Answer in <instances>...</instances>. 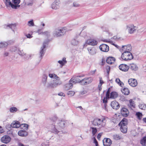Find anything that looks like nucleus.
<instances>
[{
	"label": "nucleus",
	"mask_w": 146,
	"mask_h": 146,
	"mask_svg": "<svg viewBox=\"0 0 146 146\" xmlns=\"http://www.w3.org/2000/svg\"><path fill=\"white\" fill-rule=\"evenodd\" d=\"M56 79L55 80H60V78H59V77L57 76L56 74L54 76V78Z\"/></svg>",
	"instance_id": "obj_61"
},
{
	"label": "nucleus",
	"mask_w": 146,
	"mask_h": 146,
	"mask_svg": "<svg viewBox=\"0 0 146 146\" xmlns=\"http://www.w3.org/2000/svg\"><path fill=\"white\" fill-rule=\"evenodd\" d=\"M146 142V136H144L140 141V143L143 146L145 145Z\"/></svg>",
	"instance_id": "obj_32"
},
{
	"label": "nucleus",
	"mask_w": 146,
	"mask_h": 146,
	"mask_svg": "<svg viewBox=\"0 0 146 146\" xmlns=\"http://www.w3.org/2000/svg\"><path fill=\"white\" fill-rule=\"evenodd\" d=\"M80 5L77 2H74L73 3V6L76 7H80Z\"/></svg>",
	"instance_id": "obj_52"
},
{
	"label": "nucleus",
	"mask_w": 146,
	"mask_h": 146,
	"mask_svg": "<svg viewBox=\"0 0 146 146\" xmlns=\"http://www.w3.org/2000/svg\"><path fill=\"white\" fill-rule=\"evenodd\" d=\"M28 25L30 27L34 26V23L33 20H31V21H29L28 22Z\"/></svg>",
	"instance_id": "obj_45"
},
{
	"label": "nucleus",
	"mask_w": 146,
	"mask_h": 146,
	"mask_svg": "<svg viewBox=\"0 0 146 146\" xmlns=\"http://www.w3.org/2000/svg\"><path fill=\"white\" fill-rule=\"evenodd\" d=\"M37 33H38V34L43 35L44 32H41L40 29H39L37 31Z\"/></svg>",
	"instance_id": "obj_59"
},
{
	"label": "nucleus",
	"mask_w": 146,
	"mask_h": 146,
	"mask_svg": "<svg viewBox=\"0 0 146 146\" xmlns=\"http://www.w3.org/2000/svg\"><path fill=\"white\" fill-rule=\"evenodd\" d=\"M18 110L17 108L15 107H11L9 109V111L11 113L16 112Z\"/></svg>",
	"instance_id": "obj_35"
},
{
	"label": "nucleus",
	"mask_w": 146,
	"mask_h": 146,
	"mask_svg": "<svg viewBox=\"0 0 146 146\" xmlns=\"http://www.w3.org/2000/svg\"><path fill=\"white\" fill-rule=\"evenodd\" d=\"M58 95L60 96H62L64 97L65 96V94L62 92H60L58 94Z\"/></svg>",
	"instance_id": "obj_60"
},
{
	"label": "nucleus",
	"mask_w": 146,
	"mask_h": 146,
	"mask_svg": "<svg viewBox=\"0 0 146 146\" xmlns=\"http://www.w3.org/2000/svg\"><path fill=\"white\" fill-rule=\"evenodd\" d=\"M129 68L131 70L136 71L138 69V67L136 65L133 63L129 65Z\"/></svg>",
	"instance_id": "obj_28"
},
{
	"label": "nucleus",
	"mask_w": 146,
	"mask_h": 146,
	"mask_svg": "<svg viewBox=\"0 0 146 146\" xmlns=\"http://www.w3.org/2000/svg\"><path fill=\"white\" fill-rule=\"evenodd\" d=\"M79 43V41L75 39H73L71 41V44L74 46L78 45Z\"/></svg>",
	"instance_id": "obj_37"
},
{
	"label": "nucleus",
	"mask_w": 146,
	"mask_h": 146,
	"mask_svg": "<svg viewBox=\"0 0 146 146\" xmlns=\"http://www.w3.org/2000/svg\"><path fill=\"white\" fill-rule=\"evenodd\" d=\"M113 139L116 140H118L122 139L121 136L119 134H115L113 135Z\"/></svg>",
	"instance_id": "obj_29"
},
{
	"label": "nucleus",
	"mask_w": 146,
	"mask_h": 146,
	"mask_svg": "<svg viewBox=\"0 0 146 146\" xmlns=\"http://www.w3.org/2000/svg\"><path fill=\"white\" fill-rule=\"evenodd\" d=\"M104 146H110L112 143V141L109 138H105L103 140Z\"/></svg>",
	"instance_id": "obj_14"
},
{
	"label": "nucleus",
	"mask_w": 146,
	"mask_h": 146,
	"mask_svg": "<svg viewBox=\"0 0 146 146\" xmlns=\"http://www.w3.org/2000/svg\"><path fill=\"white\" fill-rule=\"evenodd\" d=\"M76 79L77 80V82H78L81 83V84L83 85H87V82L85 81V79L84 78V79L80 80L78 78H76Z\"/></svg>",
	"instance_id": "obj_31"
},
{
	"label": "nucleus",
	"mask_w": 146,
	"mask_h": 146,
	"mask_svg": "<svg viewBox=\"0 0 146 146\" xmlns=\"http://www.w3.org/2000/svg\"><path fill=\"white\" fill-rule=\"evenodd\" d=\"M53 127L54 128L52 129V132L56 134L58 133L59 131L56 129V128L54 126Z\"/></svg>",
	"instance_id": "obj_53"
},
{
	"label": "nucleus",
	"mask_w": 146,
	"mask_h": 146,
	"mask_svg": "<svg viewBox=\"0 0 146 146\" xmlns=\"http://www.w3.org/2000/svg\"><path fill=\"white\" fill-rule=\"evenodd\" d=\"M100 50L103 52H107L109 50V47L107 44H102L99 46Z\"/></svg>",
	"instance_id": "obj_13"
},
{
	"label": "nucleus",
	"mask_w": 146,
	"mask_h": 146,
	"mask_svg": "<svg viewBox=\"0 0 146 146\" xmlns=\"http://www.w3.org/2000/svg\"><path fill=\"white\" fill-rule=\"evenodd\" d=\"M62 84V82L61 80H53V83L48 82L46 86L47 88H54L57 87Z\"/></svg>",
	"instance_id": "obj_4"
},
{
	"label": "nucleus",
	"mask_w": 146,
	"mask_h": 146,
	"mask_svg": "<svg viewBox=\"0 0 146 146\" xmlns=\"http://www.w3.org/2000/svg\"><path fill=\"white\" fill-rule=\"evenodd\" d=\"M94 143H95L96 146H98V144L97 141V140H96V138H95V137H94Z\"/></svg>",
	"instance_id": "obj_57"
},
{
	"label": "nucleus",
	"mask_w": 146,
	"mask_h": 146,
	"mask_svg": "<svg viewBox=\"0 0 146 146\" xmlns=\"http://www.w3.org/2000/svg\"><path fill=\"white\" fill-rule=\"evenodd\" d=\"M57 125L56 126L59 128H63L65 127V125L66 123L64 120H58L56 121Z\"/></svg>",
	"instance_id": "obj_12"
},
{
	"label": "nucleus",
	"mask_w": 146,
	"mask_h": 146,
	"mask_svg": "<svg viewBox=\"0 0 146 146\" xmlns=\"http://www.w3.org/2000/svg\"><path fill=\"white\" fill-rule=\"evenodd\" d=\"M111 106L113 109L115 110H117L119 108V103L115 101H114L111 102Z\"/></svg>",
	"instance_id": "obj_16"
},
{
	"label": "nucleus",
	"mask_w": 146,
	"mask_h": 146,
	"mask_svg": "<svg viewBox=\"0 0 146 146\" xmlns=\"http://www.w3.org/2000/svg\"><path fill=\"white\" fill-rule=\"evenodd\" d=\"M98 43V41L95 39H88L86 41L85 44L83 46V47H86L87 44L92 46H95L97 45Z\"/></svg>",
	"instance_id": "obj_6"
},
{
	"label": "nucleus",
	"mask_w": 146,
	"mask_h": 146,
	"mask_svg": "<svg viewBox=\"0 0 146 146\" xmlns=\"http://www.w3.org/2000/svg\"><path fill=\"white\" fill-rule=\"evenodd\" d=\"M18 134L20 136L22 137L26 136L27 135L28 133L27 132L24 130H20L18 132Z\"/></svg>",
	"instance_id": "obj_25"
},
{
	"label": "nucleus",
	"mask_w": 146,
	"mask_h": 146,
	"mask_svg": "<svg viewBox=\"0 0 146 146\" xmlns=\"http://www.w3.org/2000/svg\"><path fill=\"white\" fill-rule=\"evenodd\" d=\"M115 81L121 87H122L124 85L123 83L120 80L119 78H116Z\"/></svg>",
	"instance_id": "obj_34"
},
{
	"label": "nucleus",
	"mask_w": 146,
	"mask_h": 146,
	"mask_svg": "<svg viewBox=\"0 0 146 146\" xmlns=\"http://www.w3.org/2000/svg\"><path fill=\"white\" fill-rule=\"evenodd\" d=\"M139 107L141 110H146V105L144 104H140L139 105Z\"/></svg>",
	"instance_id": "obj_41"
},
{
	"label": "nucleus",
	"mask_w": 146,
	"mask_h": 146,
	"mask_svg": "<svg viewBox=\"0 0 146 146\" xmlns=\"http://www.w3.org/2000/svg\"><path fill=\"white\" fill-rule=\"evenodd\" d=\"M119 38H118L116 36H114L111 38L112 39H114L115 40H117Z\"/></svg>",
	"instance_id": "obj_58"
},
{
	"label": "nucleus",
	"mask_w": 146,
	"mask_h": 146,
	"mask_svg": "<svg viewBox=\"0 0 146 146\" xmlns=\"http://www.w3.org/2000/svg\"><path fill=\"white\" fill-rule=\"evenodd\" d=\"M127 46H123L121 48V49H120V51L121 52H124L125 51H127V50H126L125 49H127Z\"/></svg>",
	"instance_id": "obj_48"
},
{
	"label": "nucleus",
	"mask_w": 146,
	"mask_h": 146,
	"mask_svg": "<svg viewBox=\"0 0 146 146\" xmlns=\"http://www.w3.org/2000/svg\"><path fill=\"white\" fill-rule=\"evenodd\" d=\"M60 2L59 0H55L52 4V8L56 10L58 9L60 7Z\"/></svg>",
	"instance_id": "obj_11"
},
{
	"label": "nucleus",
	"mask_w": 146,
	"mask_h": 146,
	"mask_svg": "<svg viewBox=\"0 0 146 146\" xmlns=\"http://www.w3.org/2000/svg\"><path fill=\"white\" fill-rule=\"evenodd\" d=\"M77 80L75 78H72L69 81V83L66 85V89L68 90L71 89L72 87V83H75L77 82Z\"/></svg>",
	"instance_id": "obj_8"
},
{
	"label": "nucleus",
	"mask_w": 146,
	"mask_h": 146,
	"mask_svg": "<svg viewBox=\"0 0 146 146\" xmlns=\"http://www.w3.org/2000/svg\"><path fill=\"white\" fill-rule=\"evenodd\" d=\"M5 4L6 6L7 7L11 6L12 5V2H11L10 0H5Z\"/></svg>",
	"instance_id": "obj_42"
},
{
	"label": "nucleus",
	"mask_w": 146,
	"mask_h": 146,
	"mask_svg": "<svg viewBox=\"0 0 146 146\" xmlns=\"http://www.w3.org/2000/svg\"><path fill=\"white\" fill-rule=\"evenodd\" d=\"M18 54L20 55L24 56V55H26L25 54H24L23 51H20L19 49H18L17 52Z\"/></svg>",
	"instance_id": "obj_50"
},
{
	"label": "nucleus",
	"mask_w": 146,
	"mask_h": 146,
	"mask_svg": "<svg viewBox=\"0 0 146 146\" xmlns=\"http://www.w3.org/2000/svg\"><path fill=\"white\" fill-rule=\"evenodd\" d=\"M121 91L123 94L125 95H128V88H124L121 89Z\"/></svg>",
	"instance_id": "obj_36"
},
{
	"label": "nucleus",
	"mask_w": 146,
	"mask_h": 146,
	"mask_svg": "<svg viewBox=\"0 0 146 146\" xmlns=\"http://www.w3.org/2000/svg\"><path fill=\"white\" fill-rule=\"evenodd\" d=\"M128 84L133 87L136 86L137 85L136 80L134 79H130L128 80Z\"/></svg>",
	"instance_id": "obj_15"
},
{
	"label": "nucleus",
	"mask_w": 146,
	"mask_h": 146,
	"mask_svg": "<svg viewBox=\"0 0 146 146\" xmlns=\"http://www.w3.org/2000/svg\"><path fill=\"white\" fill-rule=\"evenodd\" d=\"M16 26V25L15 24H8L7 25H5L4 26V28L8 29L9 28L11 29L15 33L14 29H15Z\"/></svg>",
	"instance_id": "obj_17"
},
{
	"label": "nucleus",
	"mask_w": 146,
	"mask_h": 146,
	"mask_svg": "<svg viewBox=\"0 0 146 146\" xmlns=\"http://www.w3.org/2000/svg\"><path fill=\"white\" fill-rule=\"evenodd\" d=\"M67 29L65 27H59L54 28L53 32V36L56 37L62 36L65 34Z\"/></svg>",
	"instance_id": "obj_1"
},
{
	"label": "nucleus",
	"mask_w": 146,
	"mask_h": 146,
	"mask_svg": "<svg viewBox=\"0 0 146 146\" xmlns=\"http://www.w3.org/2000/svg\"><path fill=\"white\" fill-rule=\"evenodd\" d=\"M120 123L121 124V131L123 133H126L127 129V126L128 124L127 119L126 118H124L121 121Z\"/></svg>",
	"instance_id": "obj_3"
},
{
	"label": "nucleus",
	"mask_w": 146,
	"mask_h": 146,
	"mask_svg": "<svg viewBox=\"0 0 146 146\" xmlns=\"http://www.w3.org/2000/svg\"><path fill=\"white\" fill-rule=\"evenodd\" d=\"M9 53L7 52H4L3 55L4 56H7L9 55Z\"/></svg>",
	"instance_id": "obj_62"
},
{
	"label": "nucleus",
	"mask_w": 146,
	"mask_h": 146,
	"mask_svg": "<svg viewBox=\"0 0 146 146\" xmlns=\"http://www.w3.org/2000/svg\"><path fill=\"white\" fill-rule=\"evenodd\" d=\"M11 140V137L8 135L3 136L1 139V141L3 143L7 144L9 143Z\"/></svg>",
	"instance_id": "obj_9"
},
{
	"label": "nucleus",
	"mask_w": 146,
	"mask_h": 146,
	"mask_svg": "<svg viewBox=\"0 0 146 146\" xmlns=\"http://www.w3.org/2000/svg\"><path fill=\"white\" fill-rule=\"evenodd\" d=\"M56 74H49L48 75L49 76L50 78H54V76H55Z\"/></svg>",
	"instance_id": "obj_54"
},
{
	"label": "nucleus",
	"mask_w": 146,
	"mask_h": 146,
	"mask_svg": "<svg viewBox=\"0 0 146 146\" xmlns=\"http://www.w3.org/2000/svg\"><path fill=\"white\" fill-rule=\"evenodd\" d=\"M20 0H12V5H11V7L12 9H16L17 7H19L20 5H18L20 2Z\"/></svg>",
	"instance_id": "obj_10"
},
{
	"label": "nucleus",
	"mask_w": 146,
	"mask_h": 146,
	"mask_svg": "<svg viewBox=\"0 0 146 146\" xmlns=\"http://www.w3.org/2000/svg\"><path fill=\"white\" fill-rule=\"evenodd\" d=\"M67 94L69 97H71L74 95L75 92L73 91H69L67 93Z\"/></svg>",
	"instance_id": "obj_46"
},
{
	"label": "nucleus",
	"mask_w": 146,
	"mask_h": 146,
	"mask_svg": "<svg viewBox=\"0 0 146 146\" xmlns=\"http://www.w3.org/2000/svg\"><path fill=\"white\" fill-rule=\"evenodd\" d=\"M107 98H106V99L104 98L103 100V103L104 104L107 103Z\"/></svg>",
	"instance_id": "obj_64"
},
{
	"label": "nucleus",
	"mask_w": 146,
	"mask_h": 146,
	"mask_svg": "<svg viewBox=\"0 0 146 146\" xmlns=\"http://www.w3.org/2000/svg\"><path fill=\"white\" fill-rule=\"evenodd\" d=\"M19 49L16 47L14 46L11 47L10 49V51L11 52H18V50Z\"/></svg>",
	"instance_id": "obj_38"
},
{
	"label": "nucleus",
	"mask_w": 146,
	"mask_h": 146,
	"mask_svg": "<svg viewBox=\"0 0 146 146\" xmlns=\"http://www.w3.org/2000/svg\"><path fill=\"white\" fill-rule=\"evenodd\" d=\"M47 44V42H44L43 43V46L41 48V50L40 51L39 58L41 60L42 58L45 53L46 50L45 48L46 45Z\"/></svg>",
	"instance_id": "obj_5"
},
{
	"label": "nucleus",
	"mask_w": 146,
	"mask_h": 146,
	"mask_svg": "<svg viewBox=\"0 0 146 146\" xmlns=\"http://www.w3.org/2000/svg\"><path fill=\"white\" fill-rule=\"evenodd\" d=\"M102 135V133H99L97 135V138L99 139L101 137Z\"/></svg>",
	"instance_id": "obj_63"
},
{
	"label": "nucleus",
	"mask_w": 146,
	"mask_h": 146,
	"mask_svg": "<svg viewBox=\"0 0 146 146\" xmlns=\"http://www.w3.org/2000/svg\"><path fill=\"white\" fill-rule=\"evenodd\" d=\"M99 79H100V84H99V85H102L104 83V82L102 80V78L101 77H100Z\"/></svg>",
	"instance_id": "obj_56"
},
{
	"label": "nucleus",
	"mask_w": 146,
	"mask_h": 146,
	"mask_svg": "<svg viewBox=\"0 0 146 146\" xmlns=\"http://www.w3.org/2000/svg\"><path fill=\"white\" fill-rule=\"evenodd\" d=\"M128 51H125L123 52L121 56V58L123 60L127 61L128 60Z\"/></svg>",
	"instance_id": "obj_23"
},
{
	"label": "nucleus",
	"mask_w": 146,
	"mask_h": 146,
	"mask_svg": "<svg viewBox=\"0 0 146 146\" xmlns=\"http://www.w3.org/2000/svg\"><path fill=\"white\" fill-rule=\"evenodd\" d=\"M132 47L131 44H128V60H130L133 58V56L132 54L130 52L131 51Z\"/></svg>",
	"instance_id": "obj_20"
},
{
	"label": "nucleus",
	"mask_w": 146,
	"mask_h": 146,
	"mask_svg": "<svg viewBox=\"0 0 146 146\" xmlns=\"http://www.w3.org/2000/svg\"><path fill=\"white\" fill-rule=\"evenodd\" d=\"M137 29V27L133 24L129 25L128 26V33L131 34H133L136 32Z\"/></svg>",
	"instance_id": "obj_7"
},
{
	"label": "nucleus",
	"mask_w": 146,
	"mask_h": 146,
	"mask_svg": "<svg viewBox=\"0 0 146 146\" xmlns=\"http://www.w3.org/2000/svg\"><path fill=\"white\" fill-rule=\"evenodd\" d=\"M106 122V120L105 117L101 119L96 118L92 121V123L93 125L101 128L105 125Z\"/></svg>",
	"instance_id": "obj_2"
},
{
	"label": "nucleus",
	"mask_w": 146,
	"mask_h": 146,
	"mask_svg": "<svg viewBox=\"0 0 146 146\" xmlns=\"http://www.w3.org/2000/svg\"><path fill=\"white\" fill-rule=\"evenodd\" d=\"M11 127L13 128H17L21 126L19 122L17 121H15L12 123L11 125Z\"/></svg>",
	"instance_id": "obj_21"
},
{
	"label": "nucleus",
	"mask_w": 146,
	"mask_h": 146,
	"mask_svg": "<svg viewBox=\"0 0 146 146\" xmlns=\"http://www.w3.org/2000/svg\"><path fill=\"white\" fill-rule=\"evenodd\" d=\"M118 96L117 93L115 92H112L110 93V98L115 99Z\"/></svg>",
	"instance_id": "obj_27"
},
{
	"label": "nucleus",
	"mask_w": 146,
	"mask_h": 146,
	"mask_svg": "<svg viewBox=\"0 0 146 146\" xmlns=\"http://www.w3.org/2000/svg\"><path fill=\"white\" fill-rule=\"evenodd\" d=\"M8 45V43L6 42H0V48H5L7 47Z\"/></svg>",
	"instance_id": "obj_30"
},
{
	"label": "nucleus",
	"mask_w": 146,
	"mask_h": 146,
	"mask_svg": "<svg viewBox=\"0 0 146 146\" xmlns=\"http://www.w3.org/2000/svg\"><path fill=\"white\" fill-rule=\"evenodd\" d=\"M128 111L127 109L125 108H123L121 110V113L122 115L124 117H126L127 116V113Z\"/></svg>",
	"instance_id": "obj_24"
},
{
	"label": "nucleus",
	"mask_w": 146,
	"mask_h": 146,
	"mask_svg": "<svg viewBox=\"0 0 146 146\" xmlns=\"http://www.w3.org/2000/svg\"><path fill=\"white\" fill-rule=\"evenodd\" d=\"M119 68L120 70L126 72L128 71L127 66V64H122L119 66Z\"/></svg>",
	"instance_id": "obj_19"
},
{
	"label": "nucleus",
	"mask_w": 146,
	"mask_h": 146,
	"mask_svg": "<svg viewBox=\"0 0 146 146\" xmlns=\"http://www.w3.org/2000/svg\"><path fill=\"white\" fill-rule=\"evenodd\" d=\"M66 59L65 58H63L62 60H59L58 62L62 66L66 63Z\"/></svg>",
	"instance_id": "obj_33"
},
{
	"label": "nucleus",
	"mask_w": 146,
	"mask_h": 146,
	"mask_svg": "<svg viewBox=\"0 0 146 146\" xmlns=\"http://www.w3.org/2000/svg\"><path fill=\"white\" fill-rule=\"evenodd\" d=\"M135 115L137 116V118L139 120H141L142 117V113L139 112H137Z\"/></svg>",
	"instance_id": "obj_40"
},
{
	"label": "nucleus",
	"mask_w": 146,
	"mask_h": 146,
	"mask_svg": "<svg viewBox=\"0 0 146 146\" xmlns=\"http://www.w3.org/2000/svg\"><path fill=\"white\" fill-rule=\"evenodd\" d=\"M110 88H109L108 90L107 91L106 95V98H109L110 97Z\"/></svg>",
	"instance_id": "obj_51"
},
{
	"label": "nucleus",
	"mask_w": 146,
	"mask_h": 146,
	"mask_svg": "<svg viewBox=\"0 0 146 146\" xmlns=\"http://www.w3.org/2000/svg\"><path fill=\"white\" fill-rule=\"evenodd\" d=\"M89 53L91 55H94L96 53V49L94 48H87Z\"/></svg>",
	"instance_id": "obj_22"
},
{
	"label": "nucleus",
	"mask_w": 146,
	"mask_h": 146,
	"mask_svg": "<svg viewBox=\"0 0 146 146\" xmlns=\"http://www.w3.org/2000/svg\"><path fill=\"white\" fill-rule=\"evenodd\" d=\"M42 146H49L48 143L47 142H44L42 144Z\"/></svg>",
	"instance_id": "obj_55"
},
{
	"label": "nucleus",
	"mask_w": 146,
	"mask_h": 146,
	"mask_svg": "<svg viewBox=\"0 0 146 146\" xmlns=\"http://www.w3.org/2000/svg\"><path fill=\"white\" fill-rule=\"evenodd\" d=\"M21 126H23L24 129L25 130H27L28 129V125L26 124H22Z\"/></svg>",
	"instance_id": "obj_49"
},
{
	"label": "nucleus",
	"mask_w": 146,
	"mask_h": 146,
	"mask_svg": "<svg viewBox=\"0 0 146 146\" xmlns=\"http://www.w3.org/2000/svg\"><path fill=\"white\" fill-rule=\"evenodd\" d=\"M115 58L112 57H108L106 60V62L109 64H112L114 63L115 61Z\"/></svg>",
	"instance_id": "obj_18"
},
{
	"label": "nucleus",
	"mask_w": 146,
	"mask_h": 146,
	"mask_svg": "<svg viewBox=\"0 0 146 146\" xmlns=\"http://www.w3.org/2000/svg\"><path fill=\"white\" fill-rule=\"evenodd\" d=\"M48 76L46 74H44L42 76V82L43 84H44V86H46V83L47 82V79Z\"/></svg>",
	"instance_id": "obj_26"
},
{
	"label": "nucleus",
	"mask_w": 146,
	"mask_h": 146,
	"mask_svg": "<svg viewBox=\"0 0 146 146\" xmlns=\"http://www.w3.org/2000/svg\"><path fill=\"white\" fill-rule=\"evenodd\" d=\"M50 32L49 31H46L44 32L43 35H46L48 37H49L50 36Z\"/></svg>",
	"instance_id": "obj_47"
},
{
	"label": "nucleus",
	"mask_w": 146,
	"mask_h": 146,
	"mask_svg": "<svg viewBox=\"0 0 146 146\" xmlns=\"http://www.w3.org/2000/svg\"><path fill=\"white\" fill-rule=\"evenodd\" d=\"M129 103H130V108H135V104L134 103V101H133L132 100L130 99L129 101Z\"/></svg>",
	"instance_id": "obj_39"
},
{
	"label": "nucleus",
	"mask_w": 146,
	"mask_h": 146,
	"mask_svg": "<svg viewBox=\"0 0 146 146\" xmlns=\"http://www.w3.org/2000/svg\"><path fill=\"white\" fill-rule=\"evenodd\" d=\"M85 79V81L87 82V85L90 84L92 81V79L91 78H86Z\"/></svg>",
	"instance_id": "obj_44"
},
{
	"label": "nucleus",
	"mask_w": 146,
	"mask_h": 146,
	"mask_svg": "<svg viewBox=\"0 0 146 146\" xmlns=\"http://www.w3.org/2000/svg\"><path fill=\"white\" fill-rule=\"evenodd\" d=\"M90 129L92 130V133L93 136H94L97 132V129L96 128L94 127H91Z\"/></svg>",
	"instance_id": "obj_43"
}]
</instances>
